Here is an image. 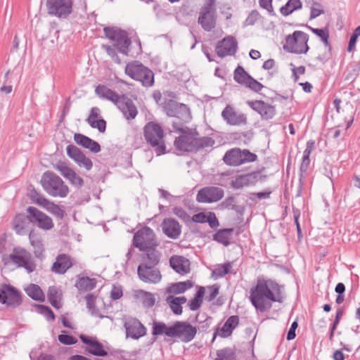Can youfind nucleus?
I'll return each instance as SVG.
<instances>
[{"instance_id":"393cba45","label":"nucleus","mask_w":360,"mask_h":360,"mask_svg":"<svg viewBox=\"0 0 360 360\" xmlns=\"http://www.w3.org/2000/svg\"><path fill=\"white\" fill-rule=\"evenodd\" d=\"M32 223L31 215H25L23 213H20L15 215L13 221V229L18 235L23 236L29 233L30 231V225Z\"/></svg>"},{"instance_id":"f257e3e1","label":"nucleus","mask_w":360,"mask_h":360,"mask_svg":"<svg viewBox=\"0 0 360 360\" xmlns=\"http://www.w3.org/2000/svg\"><path fill=\"white\" fill-rule=\"evenodd\" d=\"M281 286L271 279L258 280L250 291V301L259 312H264L271 308V303L283 302Z\"/></svg>"},{"instance_id":"09e8293b","label":"nucleus","mask_w":360,"mask_h":360,"mask_svg":"<svg viewBox=\"0 0 360 360\" xmlns=\"http://www.w3.org/2000/svg\"><path fill=\"white\" fill-rule=\"evenodd\" d=\"M86 352L96 356H108V352L104 349L103 344L101 343L98 340H96L90 347H86Z\"/></svg>"},{"instance_id":"a18cd8bd","label":"nucleus","mask_w":360,"mask_h":360,"mask_svg":"<svg viewBox=\"0 0 360 360\" xmlns=\"http://www.w3.org/2000/svg\"><path fill=\"white\" fill-rule=\"evenodd\" d=\"M215 143V141L209 136H203L200 138L194 137V152H197L201 149L212 147Z\"/></svg>"},{"instance_id":"bb28decb","label":"nucleus","mask_w":360,"mask_h":360,"mask_svg":"<svg viewBox=\"0 0 360 360\" xmlns=\"http://www.w3.org/2000/svg\"><path fill=\"white\" fill-rule=\"evenodd\" d=\"M163 233L169 238L176 239L181 235V226L179 223L172 219H165L161 224Z\"/></svg>"},{"instance_id":"e433bc0d","label":"nucleus","mask_w":360,"mask_h":360,"mask_svg":"<svg viewBox=\"0 0 360 360\" xmlns=\"http://www.w3.org/2000/svg\"><path fill=\"white\" fill-rule=\"evenodd\" d=\"M136 299L141 301L142 304L146 308L152 307L155 302L154 295L150 292L143 290H137L134 292Z\"/></svg>"},{"instance_id":"de8ad7c7","label":"nucleus","mask_w":360,"mask_h":360,"mask_svg":"<svg viewBox=\"0 0 360 360\" xmlns=\"http://www.w3.org/2000/svg\"><path fill=\"white\" fill-rule=\"evenodd\" d=\"M193 286V283L191 281L187 280L186 281H181L173 283L169 291L174 294H181L191 288Z\"/></svg>"},{"instance_id":"6ab92c4d","label":"nucleus","mask_w":360,"mask_h":360,"mask_svg":"<svg viewBox=\"0 0 360 360\" xmlns=\"http://www.w3.org/2000/svg\"><path fill=\"white\" fill-rule=\"evenodd\" d=\"M221 117L227 124L231 126H240L247 124L245 114L237 112L235 108L227 105L221 112Z\"/></svg>"},{"instance_id":"473e14b6","label":"nucleus","mask_w":360,"mask_h":360,"mask_svg":"<svg viewBox=\"0 0 360 360\" xmlns=\"http://www.w3.org/2000/svg\"><path fill=\"white\" fill-rule=\"evenodd\" d=\"M157 247L148 248L143 250L145 253L142 255L143 262L140 264H146L156 267L160 262L162 253L156 250Z\"/></svg>"},{"instance_id":"f704fd0d","label":"nucleus","mask_w":360,"mask_h":360,"mask_svg":"<svg viewBox=\"0 0 360 360\" xmlns=\"http://www.w3.org/2000/svg\"><path fill=\"white\" fill-rule=\"evenodd\" d=\"M96 94L103 99L112 101L116 105L121 100V96L105 85L99 84L95 89Z\"/></svg>"},{"instance_id":"0eeeda50","label":"nucleus","mask_w":360,"mask_h":360,"mask_svg":"<svg viewBox=\"0 0 360 360\" xmlns=\"http://www.w3.org/2000/svg\"><path fill=\"white\" fill-rule=\"evenodd\" d=\"M257 159L255 153H251L248 149L241 150L234 148L226 152L223 157L224 163L229 166H239L247 162H253Z\"/></svg>"},{"instance_id":"49530a36","label":"nucleus","mask_w":360,"mask_h":360,"mask_svg":"<svg viewBox=\"0 0 360 360\" xmlns=\"http://www.w3.org/2000/svg\"><path fill=\"white\" fill-rule=\"evenodd\" d=\"M29 239L31 245L33 246L34 249V255L36 257H39L44 251V245L42 241L39 238V237L35 234L34 231H30L29 233Z\"/></svg>"},{"instance_id":"6e6d98bb","label":"nucleus","mask_w":360,"mask_h":360,"mask_svg":"<svg viewBox=\"0 0 360 360\" xmlns=\"http://www.w3.org/2000/svg\"><path fill=\"white\" fill-rule=\"evenodd\" d=\"M236 200L234 196L231 195L228 198H226L222 202L221 206L224 208L226 209H231L232 210H234L237 212H240L242 210V207L240 206L236 205Z\"/></svg>"},{"instance_id":"864d4df0","label":"nucleus","mask_w":360,"mask_h":360,"mask_svg":"<svg viewBox=\"0 0 360 360\" xmlns=\"http://www.w3.org/2000/svg\"><path fill=\"white\" fill-rule=\"evenodd\" d=\"M308 28L316 36L321 38V39L323 41L326 46H329V32L327 27H325L323 29H319V28H314L309 26H307Z\"/></svg>"},{"instance_id":"4468645a","label":"nucleus","mask_w":360,"mask_h":360,"mask_svg":"<svg viewBox=\"0 0 360 360\" xmlns=\"http://www.w3.org/2000/svg\"><path fill=\"white\" fill-rule=\"evenodd\" d=\"M233 79L239 84L245 86L255 92L260 91L264 87L262 84L250 76L240 65H238L235 69Z\"/></svg>"},{"instance_id":"603ef678","label":"nucleus","mask_w":360,"mask_h":360,"mask_svg":"<svg viewBox=\"0 0 360 360\" xmlns=\"http://www.w3.org/2000/svg\"><path fill=\"white\" fill-rule=\"evenodd\" d=\"M53 168L59 172L60 174L66 179H68V178H69L74 172L73 169L67 165L66 162L62 161H59L53 165Z\"/></svg>"},{"instance_id":"423d86ee","label":"nucleus","mask_w":360,"mask_h":360,"mask_svg":"<svg viewBox=\"0 0 360 360\" xmlns=\"http://www.w3.org/2000/svg\"><path fill=\"white\" fill-rule=\"evenodd\" d=\"M216 0H206L199 13L198 22L206 32H210L216 27L217 9Z\"/></svg>"},{"instance_id":"9b49d317","label":"nucleus","mask_w":360,"mask_h":360,"mask_svg":"<svg viewBox=\"0 0 360 360\" xmlns=\"http://www.w3.org/2000/svg\"><path fill=\"white\" fill-rule=\"evenodd\" d=\"M103 32L107 38L115 41L114 45L118 49L120 53L124 55L128 54L129 47L131 41L128 37L126 31L117 27H105L103 29Z\"/></svg>"},{"instance_id":"7ed1b4c3","label":"nucleus","mask_w":360,"mask_h":360,"mask_svg":"<svg viewBox=\"0 0 360 360\" xmlns=\"http://www.w3.org/2000/svg\"><path fill=\"white\" fill-rule=\"evenodd\" d=\"M41 184L44 190L53 197L65 198L69 193L68 186L53 172H45L41 176Z\"/></svg>"},{"instance_id":"a19ab883","label":"nucleus","mask_w":360,"mask_h":360,"mask_svg":"<svg viewBox=\"0 0 360 360\" xmlns=\"http://www.w3.org/2000/svg\"><path fill=\"white\" fill-rule=\"evenodd\" d=\"M62 297L61 290L56 286H50L48 290V300L50 304L56 309H60V300Z\"/></svg>"},{"instance_id":"37998d69","label":"nucleus","mask_w":360,"mask_h":360,"mask_svg":"<svg viewBox=\"0 0 360 360\" xmlns=\"http://www.w3.org/2000/svg\"><path fill=\"white\" fill-rule=\"evenodd\" d=\"M25 291L30 297L35 301L43 302L44 300V294L38 285L30 284Z\"/></svg>"},{"instance_id":"5fc2aeb1","label":"nucleus","mask_w":360,"mask_h":360,"mask_svg":"<svg viewBox=\"0 0 360 360\" xmlns=\"http://www.w3.org/2000/svg\"><path fill=\"white\" fill-rule=\"evenodd\" d=\"M231 264L230 262H226L224 263V264L218 265L212 273L215 274L217 277L222 278L227 274H231Z\"/></svg>"},{"instance_id":"5701e85b","label":"nucleus","mask_w":360,"mask_h":360,"mask_svg":"<svg viewBox=\"0 0 360 360\" xmlns=\"http://www.w3.org/2000/svg\"><path fill=\"white\" fill-rule=\"evenodd\" d=\"M68 157L72 159L79 167H84L87 171L93 167L92 161L86 158L84 153L74 145H68L66 148Z\"/></svg>"},{"instance_id":"f03ea898","label":"nucleus","mask_w":360,"mask_h":360,"mask_svg":"<svg viewBox=\"0 0 360 360\" xmlns=\"http://www.w3.org/2000/svg\"><path fill=\"white\" fill-rule=\"evenodd\" d=\"M144 139L151 147L154 148L157 155L166 153L164 141L165 133L162 127L155 122H150L143 128Z\"/></svg>"},{"instance_id":"4c0bfd02","label":"nucleus","mask_w":360,"mask_h":360,"mask_svg":"<svg viewBox=\"0 0 360 360\" xmlns=\"http://www.w3.org/2000/svg\"><path fill=\"white\" fill-rule=\"evenodd\" d=\"M233 231V228L219 229L213 235V240L227 247L231 243L230 236Z\"/></svg>"},{"instance_id":"cd10ccee","label":"nucleus","mask_w":360,"mask_h":360,"mask_svg":"<svg viewBox=\"0 0 360 360\" xmlns=\"http://www.w3.org/2000/svg\"><path fill=\"white\" fill-rule=\"evenodd\" d=\"M169 266L175 272L181 275H185L190 271V261L183 256H172L169 259Z\"/></svg>"},{"instance_id":"20e7f679","label":"nucleus","mask_w":360,"mask_h":360,"mask_svg":"<svg viewBox=\"0 0 360 360\" xmlns=\"http://www.w3.org/2000/svg\"><path fill=\"white\" fill-rule=\"evenodd\" d=\"M124 71L133 79L141 82L143 86L150 87L154 84L153 71L139 61L127 63Z\"/></svg>"},{"instance_id":"4d7b16f0","label":"nucleus","mask_w":360,"mask_h":360,"mask_svg":"<svg viewBox=\"0 0 360 360\" xmlns=\"http://www.w3.org/2000/svg\"><path fill=\"white\" fill-rule=\"evenodd\" d=\"M167 302L169 304L172 311L176 315H180L182 314L181 305L174 299L173 296H169L167 297Z\"/></svg>"},{"instance_id":"69168bd1","label":"nucleus","mask_w":360,"mask_h":360,"mask_svg":"<svg viewBox=\"0 0 360 360\" xmlns=\"http://www.w3.org/2000/svg\"><path fill=\"white\" fill-rule=\"evenodd\" d=\"M123 295L122 288L121 285H113L112 288L110 292V297L113 300H119L122 297Z\"/></svg>"},{"instance_id":"c85d7f7f","label":"nucleus","mask_w":360,"mask_h":360,"mask_svg":"<svg viewBox=\"0 0 360 360\" xmlns=\"http://www.w3.org/2000/svg\"><path fill=\"white\" fill-rule=\"evenodd\" d=\"M100 113L99 108L93 107L86 121L92 128L97 129L99 132L103 133L106 129V121L103 118L98 119Z\"/></svg>"},{"instance_id":"bf43d9fd","label":"nucleus","mask_w":360,"mask_h":360,"mask_svg":"<svg viewBox=\"0 0 360 360\" xmlns=\"http://www.w3.org/2000/svg\"><path fill=\"white\" fill-rule=\"evenodd\" d=\"M260 14L257 10H252L245 19L244 26L254 25L255 22L259 19Z\"/></svg>"},{"instance_id":"3c124183","label":"nucleus","mask_w":360,"mask_h":360,"mask_svg":"<svg viewBox=\"0 0 360 360\" xmlns=\"http://www.w3.org/2000/svg\"><path fill=\"white\" fill-rule=\"evenodd\" d=\"M29 195L33 202L39 205L46 207L50 204V201L45 198L39 192L36 191L34 188L30 190Z\"/></svg>"},{"instance_id":"f8f14e48","label":"nucleus","mask_w":360,"mask_h":360,"mask_svg":"<svg viewBox=\"0 0 360 360\" xmlns=\"http://www.w3.org/2000/svg\"><path fill=\"white\" fill-rule=\"evenodd\" d=\"M72 0H47L48 13L60 19H66L72 12Z\"/></svg>"},{"instance_id":"052dcab7","label":"nucleus","mask_w":360,"mask_h":360,"mask_svg":"<svg viewBox=\"0 0 360 360\" xmlns=\"http://www.w3.org/2000/svg\"><path fill=\"white\" fill-rule=\"evenodd\" d=\"M39 313L44 315L48 321H54L55 320V314L51 310V309L45 305H38Z\"/></svg>"},{"instance_id":"ddd939ff","label":"nucleus","mask_w":360,"mask_h":360,"mask_svg":"<svg viewBox=\"0 0 360 360\" xmlns=\"http://www.w3.org/2000/svg\"><path fill=\"white\" fill-rule=\"evenodd\" d=\"M0 302L8 307L16 308L22 302L21 292L13 286L4 284L0 288Z\"/></svg>"},{"instance_id":"9d476101","label":"nucleus","mask_w":360,"mask_h":360,"mask_svg":"<svg viewBox=\"0 0 360 360\" xmlns=\"http://www.w3.org/2000/svg\"><path fill=\"white\" fill-rule=\"evenodd\" d=\"M155 232L148 226H144L138 230L133 236V245L140 251L147 250L148 248L158 247Z\"/></svg>"},{"instance_id":"1a4fd4ad","label":"nucleus","mask_w":360,"mask_h":360,"mask_svg":"<svg viewBox=\"0 0 360 360\" xmlns=\"http://www.w3.org/2000/svg\"><path fill=\"white\" fill-rule=\"evenodd\" d=\"M161 105L163 111L169 117H177L184 122H188L191 120L190 109L186 104L172 99H165Z\"/></svg>"},{"instance_id":"c03bdc74","label":"nucleus","mask_w":360,"mask_h":360,"mask_svg":"<svg viewBox=\"0 0 360 360\" xmlns=\"http://www.w3.org/2000/svg\"><path fill=\"white\" fill-rule=\"evenodd\" d=\"M302 4L300 0H288L286 4L281 7L280 12L284 16H288L292 12L301 9Z\"/></svg>"},{"instance_id":"dca6fc26","label":"nucleus","mask_w":360,"mask_h":360,"mask_svg":"<svg viewBox=\"0 0 360 360\" xmlns=\"http://www.w3.org/2000/svg\"><path fill=\"white\" fill-rule=\"evenodd\" d=\"M224 195L222 188L217 186H207L197 193L196 200L202 203H212L220 200Z\"/></svg>"},{"instance_id":"39448f33","label":"nucleus","mask_w":360,"mask_h":360,"mask_svg":"<svg viewBox=\"0 0 360 360\" xmlns=\"http://www.w3.org/2000/svg\"><path fill=\"white\" fill-rule=\"evenodd\" d=\"M309 35L302 31H295L292 34L285 37L284 50L289 53L302 54L306 53L309 47L307 44Z\"/></svg>"},{"instance_id":"0e129e2a","label":"nucleus","mask_w":360,"mask_h":360,"mask_svg":"<svg viewBox=\"0 0 360 360\" xmlns=\"http://www.w3.org/2000/svg\"><path fill=\"white\" fill-rule=\"evenodd\" d=\"M206 222L209 224V226L212 229H215L219 226V221L214 212H208L206 217Z\"/></svg>"},{"instance_id":"c9c22d12","label":"nucleus","mask_w":360,"mask_h":360,"mask_svg":"<svg viewBox=\"0 0 360 360\" xmlns=\"http://www.w3.org/2000/svg\"><path fill=\"white\" fill-rule=\"evenodd\" d=\"M239 318L236 315L229 316L220 330L219 335L221 338H227L232 334L233 330L237 327Z\"/></svg>"},{"instance_id":"aec40b11","label":"nucleus","mask_w":360,"mask_h":360,"mask_svg":"<svg viewBox=\"0 0 360 360\" xmlns=\"http://www.w3.org/2000/svg\"><path fill=\"white\" fill-rule=\"evenodd\" d=\"M238 49V42L232 36H229L219 41L216 46V52L219 57L233 56Z\"/></svg>"},{"instance_id":"338daca9","label":"nucleus","mask_w":360,"mask_h":360,"mask_svg":"<svg viewBox=\"0 0 360 360\" xmlns=\"http://www.w3.org/2000/svg\"><path fill=\"white\" fill-rule=\"evenodd\" d=\"M51 207L50 211L51 212L54 214L56 217L58 219H63L64 217L65 212L63 209L60 207L59 205H56L54 203L50 202Z\"/></svg>"},{"instance_id":"4be33fe9","label":"nucleus","mask_w":360,"mask_h":360,"mask_svg":"<svg viewBox=\"0 0 360 360\" xmlns=\"http://www.w3.org/2000/svg\"><path fill=\"white\" fill-rule=\"evenodd\" d=\"M28 214L31 215L32 223H37V226L44 230H51L54 224L52 219L34 207H28Z\"/></svg>"},{"instance_id":"a211bd4d","label":"nucleus","mask_w":360,"mask_h":360,"mask_svg":"<svg viewBox=\"0 0 360 360\" xmlns=\"http://www.w3.org/2000/svg\"><path fill=\"white\" fill-rule=\"evenodd\" d=\"M127 338L138 340L146 335L147 329L136 318H129L124 324Z\"/></svg>"},{"instance_id":"79ce46f5","label":"nucleus","mask_w":360,"mask_h":360,"mask_svg":"<svg viewBox=\"0 0 360 360\" xmlns=\"http://www.w3.org/2000/svg\"><path fill=\"white\" fill-rule=\"evenodd\" d=\"M86 301V307L93 316L99 317L100 319L109 318L108 316H103L100 313V310L96 306V297L93 294H88L85 297Z\"/></svg>"},{"instance_id":"f3484780","label":"nucleus","mask_w":360,"mask_h":360,"mask_svg":"<svg viewBox=\"0 0 360 360\" xmlns=\"http://www.w3.org/2000/svg\"><path fill=\"white\" fill-rule=\"evenodd\" d=\"M139 278L146 283H158L161 281L162 275L158 268L139 264L137 268Z\"/></svg>"},{"instance_id":"412c9836","label":"nucleus","mask_w":360,"mask_h":360,"mask_svg":"<svg viewBox=\"0 0 360 360\" xmlns=\"http://www.w3.org/2000/svg\"><path fill=\"white\" fill-rule=\"evenodd\" d=\"M247 104L255 112L261 115L262 120H271L276 115V108L264 101H248Z\"/></svg>"},{"instance_id":"13d9d810","label":"nucleus","mask_w":360,"mask_h":360,"mask_svg":"<svg viewBox=\"0 0 360 360\" xmlns=\"http://www.w3.org/2000/svg\"><path fill=\"white\" fill-rule=\"evenodd\" d=\"M58 339L60 343L65 345H72L77 342V339L76 338L71 335L65 334V332L60 334Z\"/></svg>"},{"instance_id":"a878e982","label":"nucleus","mask_w":360,"mask_h":360,"mask_svg":"<svg viewBox=\"0 0 360 360\" xmlns=\"http://www.w3.org/2000/svg\"><path fill=\"white\" fill-rule=\"evenodd\" d=\"M117 106L128 120H134L137 115L138 110L135 104L125 95L121 96V100Z\"/></svg>"},{"instance_id":"c756f323","label":"nucleus","mask_w":360,"mask_h":360,"mask_svg":"<svg viewBox=\"0 0 360 360\" xmlns=\"http://www.w3.org/2000/svg\"><path fill=\"white\" fill-rule=\"evenodd\" d=\"M72 266V262L70 257L65 254H60L56 257V261L52 265L51 271L55 274H63Z\"/></svg>"},{"instance_id":"680f3d73","label":"nucleus","mask_w":360,"mask_h":360,"mask_svg":"<svg viewBox=\"0 0 360 360\" xmlns=\"http://www.w3.org/2000/svg\"><path fill=\"white\" fill-rule=\"evenodd\" d=\"M103 47L105 49L108 54L115 63L118 64L121 63V60L120 59L117 53V49H118L115 45L112 46L108 45H103Z\"/></svg>"},{"instance_id":"2f4dec72","label":"nucleus","mask_w":360,"mask_h":360,"mask_svg":"<svg viewBox=\"0 0 360 360\" xmlns=\"http://www.w3.org/2000/svg\"><path fill=\"white\" fill-rule=\"evenodd\" d=\"M74 141L77 144L89 150L94 153H97L101 151L100 144L84 134H75L74 135Z\"/></svg>"},{"instance_id":"e2e57ef3","label":"nucleus","mask_w":360,"mask_h":360,"mask_svg":"<svg viewBox=\"0 0 360 360\" xmlns=\"http://www.w3.org/2000/svg\"><path fill=\"white\" fill-rule=\"evenodd\" d=\"M68 180L72 186H75L77 188H81L84 185L83 179L79 176H78L75 171L72 172L71 176L68 178Z\"/></svg>"},{"instance_id":"ea45409f","label":"nucleus","mask_w":360,"mask_h":360,"mask_svg":"<svg viewBox=\"0 0 360 360\" xmlns=\"http://www.w3.org/2000/svg\"><path fill=\"white\" fill-rule=\"evenodd\" d=\"M205 292V290L204 287H197V291L194 295V297L191 299L188 303V306L191 311H196L200 308L203 302Z\"/></svg>"},{"instance_id":"72a5a7b5","label":"nucleus","mask_w":360,"mask_h":360,"mask_svg":"<svg viewBox=\"0 0 360 360\" xmlns=\"http://www.w3.org/2000/svg\"><path fill=\"white\" fill-rule=\"evenodd\" d=\"M174 146L184 152H194V136L191 134H184L174 141Z\"/></svg>"},{"instance_id":"58836bf2","label":"nucleus","mask_w":360,"mask_h":360,"mask_svg":"<svg viewBox=\"0 0 360 360\" xmlns=\"http://www.w3.org/2000/svg\"><path fill=\"white\" fill-rule=\"evenodd\" d=\"M97 281L95 278L82 276L77 279L75 286L79 291H90L96 288Z\"/></svg>"},{"instance_id":"6e6552de","label":"nucleus","mask_w":360,"mask_h":360,"mask_svg":"<svg viewBox=\"0 0 360 360\" xmlns=\"http://www.w3.org/2000/svg\"><path fill=\"white\" fill-rule=\"evenodd\" d=\"M9 261L18 267L24 268L28 273H32L36 269V264L32 260L31 254L22 248H15L8 258H4L5 264H7Z\"/></svg>"},{"instance_id":"b1692460","label":"nucleus","mask_w":360,"mask_h":360,"mask_svg":"<svg viewBox=\"0 0 360 360\" xmlns=\"http://www.w3.org/2000/svg\"><path fill=\"white\" fill-rule=\"evenodd\" d=\"M262 179L260 172H253L238 176L230 182V185L235 189H240L245 186L255 185Z\"/></svg>"},{"instance_id":"7c9ffc66","label":"nucleus","mask_w":360,"mask_h":360,"mask_svg":"<svg viewBox=\"0 0 360 360\" xmlns=\"http://www.w3.org/2000/svg\"><path fill=\"white\" fill-rule=\"evenodd\" d=\"M174 323L172 326H167L164 322L154 321L152 323V335L154 337L151 344L156 341L158 336L163 335L173 338Z\"/></svg>"},{"instance_id":"2eb2a0df","label":"nucleus","mask_w":360,"mask_h":360,"mask_svg":"<svg viewBox=\"0 0 360 360\" xmlns=\"http://www.w3.org/2000/svg\"><path fill=\"white\" fill-rule=\"evenodd\" d=\"M197 333V328L188 321H175L174 323L173 338H178L183 342L193 340Z\"/></svg>"},{"instance_id":"8fccbe9b","label":"nucleus","mask_w":360,"mask_h":360,"mask_svg":"<svg viewBox=\"0 0 360 360\" xmlns=\"http://www.w3.org/2000/svg\"><path fill=\"white\" fill-rule=\"evenodd\" d=\"M217 355L215 360H236L235 350L232 348L226 347L218 350Z\"/></svg>"},{"instance_id":"774afa93","label":"nucleus","mask_w":360,"mask_h":360,"mask_svg":"<svg viewBox=\"0 0 360 360\" xmlns=\"http://www.w3.org/2000/svg\"><path fill=\"white\" fill-rule=\"evenodd\" d=\"M209 294L206 297L208 302L212 301L219 294V288L217 285H212L208 287Z\"/></svg>"}]
</instances>
